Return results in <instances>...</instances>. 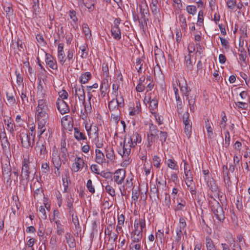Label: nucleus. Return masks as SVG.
I'll return each mask as SVG.
<instances>
[{
	"instance_id": "nucleus-1",
	"label": "nucleus",
	"mask_w": 250,
	"mask_h": 250,
	"mask_svg": "<svg viewBox=\"0 0 250 250\" xmlns=\"http://www.w3.org/2000/svg\"><path fill=\"white\" fill-rule=\"evenodd\" d=\"M211 209L216 219L220 223L223 222L225 219V216L222 207L220 206L219 202L215 199L211 202Z\"/></svg>"
},
{
	"instance_id": "nucleus-2",
	"label": "nucleus",
	"mask_w": 250,
	"mask_h": 250,
	"mask_svg": "<svg viewBox=\"0 0 250 250\" xmlns=\"http://www.w3.org/2000/svg\"><path fill=\"white\" fill-rule=\"evenodd\" d=\"M183 123L184 125V132L188 138H189L192 132V122L189 119V114L188 111L180 114Z\"/></svg>"
},
{
	"instance_id": "nucleus-3",
	"label": "nucleus",
	"mask_w": 250,
	"mask_h": 250,
	"mask_svg": "<svg viewBox=\"0 0 250 250\" xmlns=\"http://www.w3.org/2000/svg\"><path fill=\"white\" fill-rule=\"evenodd\" d=\"M31 162H30L29 158H24L23 161H22V169H21V176L25 178L26 180H28L29 178V175L30 174L32 173L33 172V170L35 169V167L32 168L30 166Z\"/></svg>"
},
{
	"instance_id": "nucleus-4",
	"label": "nucleus",
	"mask_w": 250,
	"mask_h": 250,
	"mask_svg": "<svg viewBox=\"0 0 250 250\" xmlns=\"http://www.w3.org/2000/svg\"><path fill=\"white\" fill-rule=\"evenodd\" d=\"M46 143L45 141L40 139L36 143V150L37 154L41 159H44L47 154Z\"/></svg>"
},
{
	"instance_id": "nucleus-5",
	"label": "nucleus",
	"mask_w": 250,
	"mask_h": 250,
	"mask_svg": "<svg viewBox=\"0 0 250 250\" xmlns=\"http://www.w3.org/2000/svg\"><path fill=\"white\" fill-rule=\"evenodd\" d=\"M121 148L118 150L119 153L122 156H128L130 153L133 146L127 141V138H125L124 143L120 144Z\"/></svg>"
},
{
	"instance_id": "nucleus-6",
	"label": "nucleus",
	"mask_w": 250,
	"mask_h": 250,
	"mask_svg": "<svg viewBox=\"0 0 250 250\" xmlns=\"http://www.w3.org/2000/svg\"><path fill=\"white\" fill-rule=\"evenodd\" d=\"M75 99L78 97L79 104L81 107H82V105L85 103V93L83 85H81L79 86H75Z\"/></svg>"
},
{
	"instance_id": "nucleus-7",
	"label": "nucleus",
	"mask_w": 250,
	"mask_h": 250,
	"mask_svg": "<svg viewBox=\"0 0 250 250\" xmlns=\"http://www.w3.org/2000/svg\"><path fill=\"white\" fill-rule=\"evenodd\" d=\"M20 139L22 146L25 148H28L32 146L34 144V138H31L26 133L21 132L20 134Z\"/></svg>"
},
{
	"instance_id": "nucleus-8",
	"label": "nucleus",
	"mask_w": 250,
	"mask_h": 250,
	"mask_svg": "<svg viewBox=\"0 0 250 250\" xmlns=\"http://www.w3.org/2000/svg\"><path fill=\"white\" fill-rule=\"evenodd\" d=\"M125 170L124 169H119L117 170L114 175L113 179L114 181L118 184L121 185L124 182L125 177Z\"/></svg>"
},
{
	"instance_id": "nucleus-9",
	"label": "nucleus",
	"mask_w": 250,
	"mask_h": 250,
	"mask_svg": "<svg viewBox=\"0 0 250 250\" xmlns=\"http://www.w3.org/2000/svg\"><path fill=\"white\" fill-rule=\"evenodd\" d=\"M83 160L80 157L75 158L74 162L72 164L71 170L73 172H77L80 169H83L84 166Z\"/></svg>"
},
{
	"instance_id": "nucleus-10",
	"label": "nucleus",
	"mask_w": 250,
	"mask_h": 250,
	"mask_svg": "<svg viewBox=\"0 0 250 250\" xmlns=\"http://www.w3.org/2000/svg\"><path fill=\"white\" fill-rule=\"evenodd\" d=\"M56 104L58 110L62 114L67 113L69 111L68 105L63 100L58 98Z\"/></svg>"
},
{
	"instance_id": "nucleus-11",
	"label": "nucleus",
	"mask_w": 250,
	"mask_h": 250,
	"mask_svg": "<svg viewBox=\"0 0 250 250\" xmlns=\"http://www.w3.org/2000/svg\"><path fill=\"white\" fill-rule=\"evenodd\" d=\"M15 91L13 88H8L6 91V99L8 104L10 106H13L16 104V101L15 98Z\"/></svg>"
},
{
	"instance_id": "nucleus-12",
	"label": "nucleus",
	"mask_w": 250,
	"mask_h": 250,
	"mask_svg": "<svg viewBox=\"0 0 250 250\" xmlns=\"http://www.w3.org/2000/svg\"><path fill=\"white\" fill-rule=\"evenodd\" d=\"M65 54L63 50V44L59 43L58 46V59L59 63L62 65L65 64Z\"/></svg>"
},
{
	"instance_id": "nucleus-13",
	"label": "nucleus",
	"mask_w": 250,
	"mask_h": 250,
	"mask_svg": "<svg viewBox=\"0 0 250 250\" xmlns=\"http://www.w3.org/2000/svg\"><path fill=\"white\" fill-rule=\"evenodd\" d=\"M159 131L158 130L157 127L153 124L149 125V130L147 133V139H151L155 141L157 139L158 133Z\"/></svg>"
},
{
	"instance_id": "nucleus-14",
	"label": "nucleus",
	"mask_w": 250,
	"mask_h": 250,
	"mask_svg": "<svg viewBox=\"0 0 250 250\" xmlns=\"http://www.w3.org/2000/svg\"><path fill=\"white\" fill-rule=\"evenodd\" d=\"M191 55L188 54L185 56L184 64L187 71H191L194 67L195 61L191 60Z\"/></svg>"
},
{
	"instance_id": "nucleus-15",
	"label": "nucleus",
	"mask_w": 250,
	"mask_h": 250,
	"mask_svg": "<svg viewBox=\"0 0 250 250\" xmlns=\"http://www.w3.org/2000/svg\"><path fill=\"white\" fill-rule=\"evenodd\" d=\"M45 62L52 69L56 70L58 68L56 60L49 54H46Z\"/></svg>"
},
{
	"instance_id": "nucleus-16",
	"label": "nucleus",
	"mask_w": 250,
	"mask_h": 250,
	"mask_svg": "<svg viewBox=\"0 0 250 250\" xmlns=\"http://www.w3.org/2000/svg\"><path fill=\"white\" fill-rule=\"evenodd\" d=\"M52 162L55 167H61L62 161L58 151L54 148L52 151Z\"/></svg>"
},
{
	"instance_id": "nucleus-17",
	"label": "nucleus",
	"mask_w": 250,
	"mask_h": 250,
	"mask_svg": "<svg viewBox=\"0 0 250 250\" xmlns=\"http://www.w3.org/2000/svg\"><path fill=\"white\" fill-rule=\"evenodd\" d=\"M66 243L71 250H76V242L74 237L69 233L67 232L65 235Z\"/></svg>"
},
{
	"instance_id": "nucleus-18",
	"label": "nucleus",
	"mask_w": 250,
	"mask_h": 250,
	"mask_svg": "<svg viewBox=\"0 0 250 250\" xmlns=\"http://www.w3.org/2000/svg\"><path fill=\"white\" fill-rule=\"evenodd\" d=\"M128 141L135 147L137 143L141 142L142 139L141 136L137 132H134L129 137L127 138Z\"/></svg>"
},
{
	"instance_id": "nucleus-19",
	"label": "nucleus",
	"mask_w": 250,
	"mask_h": 250,
	"mask_svg": "<svg viewBox=\"0 0 250 250\" xmlns=\"http://www.w3.org/2000/svg\"><path fill=\"white\" fill-rule=\"evenodd\" d=\"M187 226L186 220L184 217H180L178 226L176 230L177 235L178 237H181L182 231H184Z\"/></svg>"
},
{
	"instance_id": "nucleus-20",
	"label": "nucleus",
	"mask_w": 250,
	"mask_h": 250,
	"mask_svg": "<svg viewBox=\"0 0 250 250\" xmlns=\"http://www.w3.org/2000/svg\"><path fill=\"white\" fill-rule=\"evenodd\" d=\"M154 52L156 62H162L165 60L163 51L157 46L154 47Z\"/></svg>"
},
{
	"instance_id": "nucleus-21",
	"label": "nucleus",
	"mask_w": 250,
	"mask_h": 250,
	"mask_svg": "<svg viewBox=\"0 0 250 250\" xmlns=\"http://www.w3.org/2000/svg\"><path fill=\"white\" fill-rule=\"evenodd\" d=\"M150 197L155 200L159 199V191L158 187L155 185H150Z\"/></svg>"
},
{
	"instance_id": "nucleus-22",
	"label": "nucleus",
	"mask_w": 250,
	"mask_h": 250,
	"mask_svg": "<svg viewBox=\"0 0 250 250\" xmlns=\"http://www.w3.org/2000/svg\"><path fill=\"white\" fill-rule=\"evenodd\" d=\"M37 97L39 99H46V90L43 88L41 82L37 86Z\"/></svg>"
},
{
	"instance_id": "nucleus-23",
	"label": "nucleus",
	"mask_w": 250,
	"mask_h": 250,
	"mask_svg": "<svg viewBox=\"0 0 250 250\" xmlns=\"http://www.w3.org/2000/svg\"><path fill=\"white\" fill-rule=\"evenodd\" d=\"M74 50L73 49H69L66 52V57L65 59L66 64L69 66L72 64L74 61Z\"/></svg>"
},
{
	"instance_id": "nucleus-24",
	"label": "nucleus",
	"mask_w": 250,
	"mask_h": 250,
	"mask_svg": "<svg viewBox=\"0 0 250 250\" xmlns=\"http://www.w3.org/2000/svg\"><path fill=\"white\" fill-rule=\"evenodd\" d=\"M112 36L114 39L119 40L121 39V32L118 25H114L111 29Z\"/></svg>"
},
{
	"instance_id": "nucleus-25",
	"label": "nucleus",
	"mask_w": 250,
	"mask_h": 250,
	"mask_svg": "<svg viewBox=\"0 0 250 250\" xmlns=\"http://www.w3.org/2000/svg\"><path fill=\"white\" fill-rule=\"evenodd\" d=\"M176 102V107H177V112L179 116L180 114H182L183 113V107L185 102L184 100H182L180 96H177L175 97Z\"/></svg>"
},
{
	"instance_id": "nucleus-26",
	"label": "nucleus",
	"mask_w": 250,
	"mask_h": 250,
	"mask_svg": "<svg viewBox=\"0 0 250 250\" xmlns=\"http://www.w3.org/2000/svg\"><path fill=\"white\" fill-rule=\"evenodd\" d=\"M96 162L100 165L105 163L104 155L100 149H96Z\"/></svg>"
},
{
	"instance_id": "nucleus-27",
	"label": "nucleus",
	"mask_w": 250,
	"mask_h": 250,
	"mask_svg": "<svg viewBox=\"0 0 250 250\" xmlns=\"http://www.w3.org/2000/svg\"><path fill=\"white\" fill-rule=\"evenodd\" d=\"M47 110H40L36 111L37 114V120L38 122H47L48 119V115L46 113Z\"/></svg>"
},
{
	"instance_id": "nucleus-28",
	"label": "nucleus",
	"mask_w": 250,
	"mask_h": 250,
	"mask_svg": "<svg viewBox=\"0 0 250 250\" xmlns=\"http://www.w3.org/2000/svg\"><path fill=\"white\" fill-rule=\"evenodd\" d=\"M117 102L118 101H115V99H112L109 102L108 104V108L110 111L120 112V110H119V107L120 106L118 105Z\"/></svg>"
},
{
	"instance_id": "nucleus-29",
	"label": "nucleus",
	"mask_w": 250,
	"mask_h": 250,
	"mask_svg": "<svg viewBox=\"0 0 250 250\" xmlns=\"http://www.w3.org/2000/svg\"><path fill=\"white\" fill-rule=\"evenodd\" d=\"M143 230L142 229H134V235L132 237L133 243L141 241L143 237Z\"/></svg>"
},
{
	"instance_id": "nucleus-30",
	"label": "nucleus",
	"mask_w": 250,
	"mask_h": 250,
	"mask_svg": "<svg viewBox=\"0 0 250 250\" xmlns=\"http://www.w3.org/2000/svg\"><path fill=\"white\" fill-rule=\"evenodd\" d=\"M84 107V111L82 109H81V117L82 119L84 120L86 118V115L91 112V103L89 102V105L86 104L85 102L82 105Z\"/></svg>"
},
{
	"instance_id": "nucleus-31",
	"label": "nucleus",
	"mask_w": 250,
	"mask_h": 250,
	"mask_svg": "<svg viewBox=\"0 0 250 250\" xmlns=\"http://www.w3.org/2000/svg\"><path fill=\"white\" fill-rule=\"evenodd\" d=\"M212 125V124L209 122L208 119H207L205 120V126L207 131L208 136L211 139L214 137Z\"/></svg>"
},
{
	"instance_id": "nucleus-32",
	"label": "nucleus",
	"mask_w": 250,
	"mask_h": 250,
	"mask_svg": "<svg viewBox=\"0 0 250 250\" xmlns=\"http://www.w3.org/2000/svg\"><path fill=\"white\" fill-rule=\"evenodd\" d=\"M47 100L46 99H39L38 105L36 108V111L47 110Z\"/></svg>"
},
{
	"instance_id": "nucleus-33",
	"label": "nucleus",
	"mask_w": 250,
	"mask_h": 250,
	"mask_svg": "<svg viewBox=\"0 0 250 250\" xmlns=\"http://www.w3.org/2000/svg\"><path fill=\"white\" fill-rule=\"evenodd\" d=\"M74 135L75 138L78 141L86 139L84 134L82 132H81L77 127H74Z\"/></svg>"
},
{
	"instance_id": "nucleus-34",
	"label": "nucleus",
	"mask_w": 250,
	"mask_h": 250,
	"mask_svg": "<svg viewBox=\"0 0 250 250\" xmlns=\"http://www.w3.org/2000/svg\"><path fill=\"white\" fill-rule=\"evenodd\" d=\"M83 2L90 12L94 10L96 0H83Z\"/></svg>"
},
{
	"instance_id": "nucleus-35",
	"label": "nucleus",
	"mask_w": 250,
	"mask_h": 250,
	"mask_svg": "<svg viewBox=\"0 0 250 250\" xmlns=\"http://www.w3.org/2000/svg\"><path fill=\"white\" fill-rule=\"evenodd\" d=\"M149 109L151 113H155V110L158 106V101L155 98L151 99L150 97L149 98Z\"/></svg>"
},
{
	"instance_id": "nucleus-36",
	"label": "nucleus",
	"mask_w": 250,
	"mask_h": 250,
	"mask_svg": "<svg viewBox=\"0 0 250 250\" xmlns=\"http://www.w3.org/2000/svg\"><path fill=\"white\" fill-rule=\"evenodd\" d=\"M69 214L71 216L72 221L75 226V228L76 229H80V226L79 219L76 213V211L72 210L70 211V213H69Z\"/></svg>"
},
{
	"instance_id": "nucleus-37",
	"label": "nucleus",
	"mask_w": 250,
	"mask_h": 250,
	"mask_svg": "<svg viewBox=\"0 0 250 250\" xmlns=\"http://www.w3.org/2000/svg\"><path fill=\"white\" fill-rule=\"evenodd\" d=\"M146 227V222L145 219H141L139 220H135L134 222L135 229H143Z\"/></svg>"
},
{
	"instance_id": "nucleus-38",
	"label": "nucleus",
	"mask_w": 250,
	"mask_h": 250,
	"mask_svg": "<svg viewBox=\"0 0 250 250\" xmlns=\"http://www.w3.org/2000/svg\"><path fill=\"white\" fill-rule=\"evenodd\" d=\"M91 78V74L90 72H87L82 74L80 78V81L81 83H86Z\"/></svg>"
},
{
	"instance_id": "nucleus-39",
	"label": "nucleus",
	"mask_w": 250,
	"mask_h": 250,
	"mask_svg": "<svg viewBox=\"0 0 250 250\" xmlns=\"http://www.w3.org/2000/svg\"><path fill=\"white\" fill-rule=\"evenodd\" d=\"M206 244L207 250H216L213 242L209 236L206 238Z\"/></svg>"
},
{
	"instance_id": "nucleus-40",
	"label": "nucleus",
	"mask_w": 250,
	"mask_h": 250,
	"mask_svg": "<svg viewBox=\"0 0 250 250\" xmlns=\"http://www.w3.org/2000/svg\"><path fill=\"white\" fill-rule=\"evenodd\" d=\"M46 123V122H44L42 121V122H38V134H39L40 137L46 130V127H45Z\"/></svg>"
},
{
	"instance_id": "nucleus-41",
	"label": "nucleus",
	"mask_w": 250,
	"mask_h": 250,
	"mask_svg": "<svg viewBox=\"0 0 250 250\" xmlns=\"http://www.w3.org/2000/svg\"><path fill=\"white\" fill-rule=\"evenodd\" d=\"M1 143L3 152L5 153H8L9 151L10 143L8 141L7 139H4L3 140H1Z\"/></svg>"
},
{
	"instance_id": "nucleus-42",
	"label": "nucleus",
	"mask_w": 250,
	"mask_h": 250,
	"mask_svg": "<svg viewBox=\"0 0 250 250\" xmlns=\"http://www.w3.org/2000/svg\"><path fill=\"white\" fill-rule=\"evenodd\" d=\"M80 49L82 51L81 57L83 58H86L88 55V46L86 43L82 45L80 47Z\"/></svg>"
},
{
	"instance_id": "nucleus-43",
	"label": "nucleus",
	"mask_w": 250,
	"mask_h": 250,
	"mask_svg": "<svg viewBox=\"0 0 250 250\" xmlns=\"http://www.w3.org/2000/svg\"><path fill=\"white\" fill-rule=\"evenodd\" d=\"M70 104H71V109L73 112L77 111L79 109V107H81L79 104V101L78 102L76 99H75V101L71 100Z\"/></svg>"
},
{
	"instance_id": "nucleus-44",
	"label": "nucleus",
	"mask_w": 250,
	"mask_h": 250,
	"mask_svg": "<svg viewBox=\"0 0 250 250\" xmlns=\"http://www.w3.org/2000/svg\"><path fill=\"white\" fill-rule=\"evenodd\" d=\"M167 137V134L166 131H159V132L158 133L157 139L159 138L162 144L166 141Z\"/></svg>"
},
{
	"instance_id": "nucleus-45",
	"label": "nucleus",
	"mask_w": 250,
	"mask_h": 250,
	"mask_svg": "<svg viewBox=\"0 0 250 250\" xmlns=\"http://www.w3.org/2000/svg\"><path fill=\"white\" fill-rule=\"evenodd\" d=\"M179 21L182 28L185 29L187 26V24L186 17L183 14H180L179 16Z\"/></svg>"
},
{
	"instance_id": "nucleus-46",
	"label": "nucleus",
	"mask_w": 250,
	"mask_h": 250,
	"mask_svg": "<svg viewBox=\"0 0 250 250\" xmlns=\"http://www.w3.org/2000/svg\"><path fill=\"white\" fill-rule=\"evenodd\" d=\"M159 2L151 0V3L150 4V7L151 11L153 14H156L158 12L159 9L158 8V4Z\"/></svg>"
},
{
	"instance_id": "nucleus-47",
	"label": "nucleus",
	"mask_w": 250,
	"mask_h": 250,
	"mask_svg": "<svg viewBox=\"0 0 250 250\" xmlns=\"http://www.w3.org/2000/svg\"><path fill=\"white\" fill-rule=\"evenodd\" d=\"M167 164L168 167L171 169L175 170L178 169V166L177 165V163L172 159H168L167 160Z\"/></svg>"
},
{
	"instance_id": "nucleus-48",
	"label": "nucleus",
	"mask_w": 250,
	"mask_h": 250,
	"mask_svg": "<svg viewBox=\"0 0 250 250\" xmlns=\"http://www.w3.org/2000/svg\"><path fill=\"white\" fill-rule=\"evenodd\" d=\"M83 33L84 34L85 37L87 38H90L91 36V31L89 28L88 24L86 23H83Z\"/></svg>"
},
{
	"instance_id": "nucleus-49",
	"label": "nucleus",
	"mask_w": 250,
	"mask_h": 250,
	"mask_svg": "<svg viewBox=\"0 0 250 250\" xmlns=\"http://www.w3.org/2000/svg\"><path fill=\"white\" fill-rule=\"evenodd\" d=\"M3 8L8 16H10L13 15V10L10 4H5L3 6Z\"/></svg>"
},
{
	"instance_id": "nucleus-50",
	"label": "nucleus",
	"mask_w": 250,
	"mask_h": 250,
	"mask_svg": "<svg viewBox=\"0 0 250 250\" xmlns=\"http://www.w3.org/2000/svg\"><path fill=\"white\" fill-rule=\"evenodd\" d=\"M106 157L110 160H112L114 158V153L112 148L106 149Z\"/></svg>"
},
{
	"instance_id": "nucleus-51",
	"label": "nucleus",
	"mask_w": 250,
	"mask_h": 250,
	"mask_svg": "<svg viewBox=\"0 0 250 250\" xmlns=\"http://www.w3.org/2000/svg\"><path fill=\"white\" fill-rule=\"evenodd\" d=\"M232 243L229 244V246L226 243H222L221 246L222 247V250H230V248L234 249L235 247V243L234 240L232 241Z\"/></svg>"
},
{
	"instance_id": "nucleus-52",
	"label": "nucleus",
	"mask_w": 250,
	"mask_h": 250,
	"mask_svg": "<svg viewBox=\"0 0 250 250\" xmlns=\"http://www.w3.org/2000/svg\"><path fill=\"white\" fill-rule=\"evenodd\" d=\"M68 15L70 19L72 20V21H73L75 23H76L78 21V18L76 16V11L74 10H70L68 12Z\"/></svg>"
},
{
	"instance_id": "nucleus-53",
	"label": "nucleus",
	"mask_w": 250,
	"mask_h": 250,
	"mask_svg": "<svg viewBox=\"0 0 250 250\" xmlns=\"http://www.w3.org/2000/svg\"><path fill=\"white\" fill-rule=\"evenodd\" d=\"M187 99L188 100V104L189 106V108L190 111H193L194 110V104L195 103V98H192V97H190L189 98V97H187Z\"/></svg>"
},
{
	"instance_id": "nucleus-54",
	"label": "nucleus",
	"mask_w": 250,
	"mask_h": 250,
	"mask_svg": "<svg viewBox=\"0 0 250 250\" xmlns=\"http://www.w3.org/2000/svg\"><path fill=\"white\" fill-rule=\"evenodd\" d=\"M39 215L42 219H46L47 218V215L46 213V211L43 207V206H41L39 207Z\"/></svg>"
},
{
	"instance_id": "nucleus-55",
	"label": "nucleus",
	"mask_w": 250,
	"mask_h": 250,
	"mask_svg": "<svg viewBox=\"0 0 250 250\" xmlns=\"http://www.w3.org/2000/svg\"><path fill=\"white\" fill-rule=\"evenodd\" d=\"M186 10L189 14L192 15H194L197 12L196 7L194 5L188 6L186 8Z\"/></svg>"
},
{
	"instance_id": "nucleus-56",
	"label": "nucleus",
	"mask_w": 250,
	"mask_h": 250,
	"mask_svg": "<svg viewBox=\"0 0 250 250\" xmlns=\"http://www.w3.org/2000/svg\"><path fill=\"white\" fill-rule=\"evenodd\" d=\"M204 21V12L202 10H201L198 13V20H197V25L201 26Z\"/></svg>"
},
{
	"instance_id": "nucleus-57",
	"label": "nucleus",
	"mask_w": 250,
	"mask_h": 250,
	"mask_svg": "<svg viewBox=\"0 0 250 250\" xmlns=\"http://www.w3.org/2000/svg\"><path fill=\"white\" fill-rule=\"evenodd\" d=\"M86 188H87L88 191L92 193H94L95 192V190L94 186L92 185V182L91 179H89L86 183Z\"/></svg>"
},
{
	"instance_id": "nucleus-58",
	"label": "nucleus",
	"mask_w": 250,
	"mask_h": 250,
	"mask_svg": "<svg viewBox=\"0 0 250 250\" xmlns=\"http://www.w3.org/2000/svg\"><path fill=\"white\" fill-rule=\"evenodd\" d=\"M105 191L111 196L114 197L115 195L114 189L110 185H107L105 187Z\"/></svg>"
},
{
	"instance_id": "nucleus-59",
	"label": "nucleus",
	"mask_w": 250,
	"mask_h": 250,
	"mask_svg": "<svg viewBox=\"0 0 250 250\" xmlns=\"http://www.w3.org/2000/svg\"><path fill=\"white\" fill-rule=\"evenodd\" d=\"M120 112H114V113H112L111 115V118L116 124L118 123L120 120Z\"/></svg>"
},
{
	"instance_id": "nucleus-60",
	"label": "nucleus",
	"mask_w": 250,
	"mask_h": 250,
	"mask_svg": "<svg viewBox=\"0 0 250 250\" xmlns=\"http://www.w3.org/2000/svg\"><path fill=\"white\" fill-rule=\"evenodd\" d=\"M73 200L72 198H68L67 201V206L69 210V213L72 210L75 211L73 207Z\"/></svg>"
},
{
	"instance_id": "nucleus-61",
	"label": "nucleus",
	"mask_w": 250,
	"mask_h": 250,
	"mask_svg": "<svg viewBox=\"0 0 250 250\" xmlns=\"http://www.w3.org/2000/svg\"><path fill=\"white\" fill-rule=\"evenodd\" d=\"M186 181H188V183L192 184V174L190 171H186L185 172Z\"/></svg>"
},
{
	"instance_id": "nucleus-62",
	"label": "nucleus",
	"mask_w": 250,
	"mask_h": 250,
	"mask_svg": "<svg viewBox=\"0 0 250 250\" xmlns=\"http://www.w3.org/2000/svg\"><path fill=\"white\" fill-rule=\"evenodd\" d=\"M219 39L220 40L222 45L225 48V49H229V45L228 40L220 37H219Z\"/></svg>"
},
{
	"instance_id": "nucleus-63",
	"label": "nucleus",
	"mask_w": 250,
	"mask_h": 250,
	"mask_svg": "<svg viewBox=\"0 0 250 250\" xmlns=\"http://www.w3.org/2000/svg\"><path fill=\"white\" fill-rule=\"evenodd\" d=\"M180 90L182 92L183 94L186 97H188L189 95V92L190 89H188V87L186 84L185 86H182L180 87Z\"/></svg>"
},
{
	"instance_id": "nucleus-64",
	"label": "nucleus",
	"mask_w": 250,
	"mask_h": 250,
	"mask_svg": "<svg viewBox=\"0 0 250 250\" xmlns=\"http://www.w3.org/2000/svg\"><path fill=\"white\" fill-rule=\"evenodd\" d=\"M153 162L154 166L158 168L160 167L161 160L159 157L154 156L153 158Z\"/></svg>"
}]
</instances>
